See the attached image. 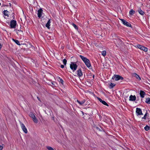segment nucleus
Wrapping results in <instances>:
<instances>
[{
    "instance_id": "f257e3e1",
    "label": "nucleus",
    "mask_w": 150,
    "mask_h": 150,
    "mask_svg": "<svg viewBox=\"0 0 150 150\" xmlns=\"http://www.w3.org/2000/svg\"><path fill=\"white\" fill-rule=\"evenodd\" d=\"M79 57L84 62L85 64L87 67L89 68L91 66L90 61L89 60L86 58V57H84L81 55H80Z\"/></svg>"
},
{
    "instance_id": "f03ea898",
    "label": "nucleus",
    "mask_w": 150,
    "mask_h": 150,
    "mask_svg": "<svg viewBox=\"0 0 150 150\" xmlns=\"http://www.w3.org/2000/svg\"><path fill=\"white\" fill-rule=\"evenodd\" d=\"M77 67V65L75 62H71L70 64V68L73 71V72H74L76 70Z\"/></svg>"
},
{
    "instance_id": "7ed1b4c3",
    "label": "nucleus",
    "mask_w": 150,
    "mask_h": 150,
    "mask_svg": "<svg viewBox=\"0 0 150 150\" xmlns=\"http://www.w3.org/2000/svg\"><path fill=\"white\" fill-rule=\"evenodd\" d=\"M115 79V81H118L119 80L123 79V78L119 75H115L113 76L112 79Z\"/></svg>"
},
{
    "instance_id": "20e7f679",
    "label": "nucleus",
    "mask_w": 150,
    "mask_h": 150,
    "mask_svg": "<svg viewBox=\"0 0 150 150\" xmlns=\"http://www.w3.org/2000/svg\"><path fill=\"white\" fill-rule=\"evenodd\" d=\"M120 20L122 21V23L125 25L127 27H131V24L129 22L123 19H120Z\"/></svg>"
},
{
    "instance_id": "39448f33",
    "label": "nucleus",
    "mask_w": 150,
    "mask_h": 150,
    "mask_svg": "<svg viewBox=\"0 0 150 150\" xmlns=\"http://www.w3.org/2000/svg\"><path fill=\"white\" fill-rule=\"evenodd\" d=\"M16 25V22L14 20H12L10 22V27L11 28H15Z\"/></svg>"
},
{
    "instance_id": "423d86ee",
    "label": "nucleus",
    "mask_w": 150,
    "mask_h": 150,
    "mask_svg": "<svg viewBox=\"0 0 150 150\" xmlns=\"http://www.w3.org/2000/svg\"><path fill=\"white\" fill-rule=\"evenodd\" d=\"M137 47L139 49L144 51V52H147V48L140 45H137Z\"/></svg>"
},
{
    "instance_id": "0eeeda50",
    "label": "nucleus",
    "mask_w": 150,
    "mask_h": 150,
    "mask_svg": "<svg viewBox=\"0 0 150 150\" xmlns=\"http://www.w3.org/2000/svg\"><path fill=\"white\" fill-rule=\"evenodd\" d=\"M20 123L21 128L23 131L25 133H27L28 132V131L25 125L21 122H20Z\"/></svg>"
},
{
    "instance_id": "6e6552de",
    "label": "nucleus",
    "mask_w": 150,
    "mask_h": 150,
    "mask_svg": "<svg viewBox=\"0 0 150 150\" xmlns=\"http://www.w3.org/2000/svg\"><path fill=\"white\" fill-rule=\"evenodd\" d=\"M136 113L137 115H143L142 112V111L140 108H136Z\"/></svg>"
},
{
    "instance_id": "1a4fd4ad",
    "label": "nucleus",
    "mask_w": 150,
    "mask_h": 150,
    "mask_svg": "<svg viewBox=\"0 0 150 150\" xmlns=\"http://www.w3.org/2000/svg\"><path fill=\"white\" fill-rule=\"evenodd\" d=\"M97 99L103 105H107L108 106H109L108 105L107 103L105 101L102 100L101 98H100L97 97Z\"/></svg>"
},
{
    "instance_id": "9d476101",
    "label": "nucleus",
    "mask_w": 150,
    "mask_h": 150,
    "mask_svg": "<svg viewBox=\"0 0 150 150\" xmlns=\"http://www.w3.org/2000/svg\"><path fill=\"white\" fill-rule=\"evenodd\" d=\"M42 9L40 8L38 11V16L39 18H40L42 16Z\"/></svg>"
},
{
    "instance_id": "9b49d317",
    "label": "nucleus",
    "mask_w": 150,
    "mask_h": 150,
    "mask_svg": "<svg viewBox=\"0 0 150 150\" xmlns=\"http://www.w3.org/2000/svg\"><path fill=\"white\" fill-rule=\"evenodd\" d=\"M136 97L135 95H131L129 96V100L130 101H134L136 100Z\"/></svg>"
},
{
    "instance_id": "f8f14e48",
    "label": "nucleus",
    "mask_w": 150,
    "mask_h": 150,
    "mask_svg": "<svg viewBox=\"0 0 150 150\" xmlns=\"http://www.w3.org/2000/svg\"><path fill=\"white\" fill-rule=\"evenodd\" d=\"M76 71L77 75L81 77L82 76L83 74L81 69H79Z\"/></svg>"
},
{
    "instance_id": "ddd939ff",
    "label": "nucleus",
    "mask_w": 150,
    "mask_h": 150,
    "mask_svg": "<svg viewBox=\"0 0 150 150\" xmlns=\"http://www.w3.org/2000/svg\"><path fill=\"white\" fill-rule=\"evenodd\" d=\"M132 76L135 77L137 79L139 80H140L141 78L139 76L135 73H133L132 74Z\"/></svg>"
},
{
    "instance_id": "4468645a",
    "label": "nucleus",
    "mask_w": 150,
    "mask_h": 150,
    "mask_svg": "<svg viewBox=\"0 0 150 150\" xmlns=\"http://www.w3.org/2000/svg\"><path fill=\"white\" fill-rule=\"evenodd\" d=\"M50 19H49L48 21L47 22L46 24L45 25L46 27H47L48 29H49L50 28Z\"/></svg>"
},
{
    "instance_id": "2eb2a0df",
    "label": "nucleus",
    "mask_w": 150,
    "mask_h": 150,
    "mask_svg": "<svg viewBox=\"0 0 150 150\" xmlns=\"http://www.w3.org/2000/svg\"><path fill=\"white\" fill-rule=\"evenodd\" d=\"M145 94V93L144 92L142 91H140V96L142 98H143L144 97V96Z\"/></svg>"
},
{
    "instance_id": "dca6fc26",
    "label": "nucleus",
    "mask_w": 150,
    "mask_h": 150,
    "mask_svg": "<svg viewBox=\"0 0 150 150\" xmlns=\"http://www.w3.org/2000/svg\"><path fill=\"white\" fill-rule=\"evenodd\" d=\"M138 11L139 14L142 15H143L144 13V12L142 10L141 8H139L138 9Z\"/></svg>"
},
{
    "instance_id": "f3484780",
    "label": "nucleus",
    "mask_w": 150,
    "mask_h": 150,
    "mask_svg": "<svg viewBox=\"0 0 150 150\" xmlns=\"http://www.w3.org/2000/svg\"><path fill=\"white\" fill-rule=\"evenodd\" d=\"M12 40L13 41H14L16 44L19 45H21L19 43V42L18 40H15L14 39H13Z\"/></svg>"
},
{
    "instance_id": "a211bd4d",
    "label": "nucleus",
    "mask_w": 150,
    "mask_h": 150,
    "mask_svg": "<svg viewBox=\"0 0 150 150\" xmlns=\"http://www.w3.org/2000/svg\"><path fill=\"white\" fill-rule=\"evenodd\" d=\"M30 116L33 119L36 117L35 115L31 112L30 113Z\"/></svg>"
},
{
    "instance_id": "6ab92c4d",
    "label": "nucleus",
    "mask_w": 150,
    "mask_h": 150,
    "mask_svg": "<svg viewBox=\"0 0 150 150\" xmlns=\"http://www.w3.org/2000/svg\"><path fill=\"white\" fill-rule=\"evenodd\" d=\"M77 101L80 105H82L83 104H84V103L85 102V100H82V101L81 102H80V101L79 100H77Z\"/></svg>"
},
{
    "instance_id": "aec40b11",
    "label": "nucleus",
    "mask_w": 150,
    "mask_h": 150,
    "mask_svg": "<svg viewBox=\"0 0 150 150\" xmlns=\"http://www.w3.org/2000/svg\"><path fill=\"white\" fill-rule=\"evenodd\" d=\"M9 12L7 10H4V15L8 16Z\"/></svg>"
},
{
    "instance_id": "412c9836",
    "label": "nucleus",
    "mask_w": 150,
    "mask_h": 150,
    "mask_svg": "<svg viewBox=\"0 0 150 150\" xmlns=\"http://www.w3.org/2000/svg\"><path fill=\"white\" fill-rule=\"evenodd\" d=\"M145 102L148 104H150V98H146Z\"/></svg>"
},
{
    "instance_id": "4be33fe9",
    "label": "nucleus",
    "mask_w": 150,
    "mask_h": 150,
    "mask_svg": "<svg viewBox=\"0 0 150 150\" xmlns=\"http://www.w3.org/2000/svg\"><path fill=\"white\" fill-rule=\"evenodd\" d=\"M115 86V84L111 83L110 84V88H112L113 87Z\"/></svg>"
},
{
    "instance_id": "5701e85b",
    "label": "nucleus",
    "mask_w": 150,
    "mask_h": 150,
    "mask_svg": "<svg viewBox=\"0 0 150 150\" xmlns=\"http://www.w3.org/2000/svg\"><path fill=\"white\" fill-rule=\"evenodd\" d=\"M135 13V11L133 9H131L129 12V14L131 15H133Z\"/></svg>"
},
{
    "instance_id": "b1692460",
    "label": "nucleus",
    "mask_w": 150,
    "mask_h": 150,
    "mask_svg": "<svg viewBox=\"0 0 150 150\" xmlns=\"http://www.w3.org/2000/svg\"><path fill=\"white\" fill-rule=\"evenodd\" d=\"M106 54V51H103L102 52V54L104 56H105Z\"/></svg>"
},
{
    "instance_id": "393cba45",
    "label": "nucleus",
    "mask_w": 150,
    "mask_h": 150,
    "mask_svg": "<svg viewBox=\"0 0 150 150\" xmlns=\"http://www.w3.org/2000/svg\"><path fill=\"white\" fill-rule=\"evenodd\" d=\"M46 148L49 150H54L50 146H46Z\"/></svg>"
},
{
    "instance_id": "a878e982",
    "label": "nucleus",
    "mask_w": 150,
    "mask_h": 150,
    "mask_svg": "<svg viewBox=\"0 0 150 150\" xmlns=\"http://www.w3.org/2000/svg\"><path fill=\"white\" fill-rule=\"evenodd\" d=\"M33 121L35 123H37L38 122V120L35 117L33 119Z\"/></svg>"
},
{
    "instance_id": "bb28decb",
    "label": "nucleus",
    "mask_w": 150,
    "mask_h": 150,
    "mask_svg": "<svg viewBox=\"0 0 150 150\" xmlns=\"http://www.w3.org/2000/svg\"><path fill=\"white\" fill-rule=\"evenodd\" d=\"M144 129L148 131L149 130V127L147 125H146L144 127Z\"/></svg>"
},
{
    "instance_id": "cd10ccee",
    "label": "nucleus",
    "mask_w": 150,
    "mask_h": 150,
    "mask_svg": "<svg viewBox=\"0 0 150 150\" xmlns=\"http://www.w3.org/2000/svg\"><path fill=\"white\" fill-rule=\"evenodd\" d=\"M67 60L65 59H64L63 61V63L64 65H66L67 63Z\"/></svg>"
},
{
    "instance_id": "c85d7f7f",
    "label": "nucleus",
    "mask_w": 150,
    "mask_h": 150,
    "mask_svg": "<svg viewBox=\"0 0 150 150\" xmlns=\"http://www.w3.org/2000/svg\"><path fill=\"white\" fill-rule=\"evenodd\" d=\"M72 25L73 26L75 29H78L77 27L75 24L73 23L72 24Z\"/></svg>"
},
{
    "instance_id": "c756f323",
    "label": "nucleus",
    "mask_w": 150,
    "mask_h": 150,
    "mask_svg": "<svg viewBox=\"0 0 150 150\" xmlns=\"http://www.w3.org/2000/svg\"><path fill=\"white\" fill-rule=\"evenodd\" d=\"M147 113H146L144 115V116L142 117V119H146V117L147 116Z\"/></svg>"
},
{
    "instance_id": "7c9ffc66",
    "label": "nucleus",
    "mask_w": 150,
    "mask_h": 150,
    "mask_svg": "<svg viewBox=\"0 0 150 150\" xmlns=\"http://www.w3.org/2000/svg\"><path fill=\"white\" fill-rule=\"evenodd\" d=\"M60 82L62 84H63V81L62 79H60Z\"/></svg>"
},
{
    "instance_id": "2f4dec72",
    "label": "nucleus",
    "mask_w": 150,
    "mask_h": 150,
    "mask_svg": "<svg viewBox=\"0 0 150 150\" xmlns=\"http://www.w3.org/2000/svg\"><path fill=\"white\" fill-rule=\"evenodd\" d=\"M96 128L99 131H100V129L98 127H96Z\"/></svg>"
},
{
    "instance_id": "473e14b6",
    "label": "nucleus",
    "mask_w": 150,
    "mask_h": 150,
    "mask_svg": "<svg viewBox=\"0 0 150 150\" xmlns=\"http://www.w3.org/2000/svg\"><path fill=\"white\" fill-rule=\"evenodd\" d=\"M64 66L63 65H61V67L62 68H64Z\"/></svg>"
},
{
    "instance_id": "72a5a7b5",
    "label": "nucleus",
    "mask_w": 150,
    "mask_h": 150,
    "mask_svg": "<svg viewBox=\"0 0 150 150\" xmlns=\"http://www.w3.org/2000/svg\"><path fill=\"white\" fill-rule=\"evenodd\" d=\"M3 147L1 146H0V150H2L3 149Z\"/></svg>"
},
{
    "instance_id": "f704fd0d",
    "label": "nucleus",
    "mask_w": 150,
    "mask_h": 150,
    "mask_svg": "<svg viewBox=\"0 0 150 150\" xmlns=\"http://www.w3.org/2000/svg\"><path fill=\"white\" fill-rule=\"evenodd\" d=\"M53 85H55V83L54 82H52L51 83Z\"/></svg>"
},
{
    "instance_id": "c9c22d12",
    "label": "nucleus",
    "mask_w": 150,
    "mask_h": 150,
    "mask_svg": "<svg viewBox=\"0 0 150 150\" xmlns=\"http://www.w3.org/2000/svg\"><path fill=\"white\" fill-rule=\"evenodd\" d=\"M37 99H38V100L39 101H40V98H39V97H37Z\"/></svg>"
},
{
    "instance_id": "e433bc0d",
    "label": "nucleus",
    "mask_w": 150,
    "mask_h": 150,
    "mask_svg": "<svg viewBox=\"0 0 150 150\" xmlns=\"http://www.w3.org/2000/svg\"><path fill=\"white\" fill-rule=\"evenodd\" d=\"M9 5L10 6H11L12 4H11V3H9Z\"/></svg>"
},
{
    "instance_id": "4c0bfd02",
    "label": "nucleus",
    "mask_w": 150,
    "mask_h": 150,
    "mask_svg": "<svg viewBox=\"0 0 150 150\" xmlns=\"http://www.w3.org/2000/svg\"><path fill=\"white\" fill-rule=\"evenodd\" d=\"M118 40L119 41H120L121 42H122V40L120 39H119Z\"/></svg>"
},
{
    "instance_id": "58836bf2",
    "label": "nucleus",
    "mask_w": 150,
    "mask_h": 150,
    "mask_svg": "<svg viewBox=\"0 0 150 150\" xmlns=\"http://www.w3.org/2000/svg\"><path fill=\"white\" fill-rule=\"evenodd\" d=\"M94 76H94V75H93V79H94Z\"/></svg>"
},
{
    "instance_id": "ea45409f",
    "label": "nucleus",
    "mask_w": 150,
    "mask_h": 150,
    "mask_svg": "<svg viewBox=\"0 0 150 150\" xmlns=\"http://www.w3.org/2000/svg\"><path fill=\"white\" fill-rule=\"evenodd\" d=\"M149 130H150V127H149Z\"/></svg>"
},
{
    "instance_id": "a19ab883",
    "label": "nucleus",
    "mask_w": 150,
    "mask_h": 150,
    "mask_svg": "<svg viewBox=\"0 0 150 150\" xmlns=\"http://www.w3.org/2000/svg\"><path fill=\"white\" fill-rule=\"evenodd\" d=\"M75 76H76V75H74Z\"/></svg>"
}]
</instances>
